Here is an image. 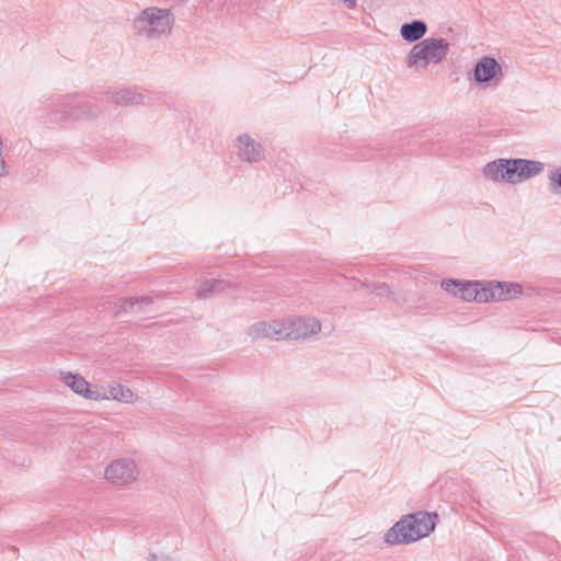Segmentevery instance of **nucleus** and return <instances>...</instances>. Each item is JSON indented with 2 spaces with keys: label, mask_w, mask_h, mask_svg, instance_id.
I'll return each mask as SVG.
<instances>
[{
  "label": "nucleus",
  "mask_w": 561,
  "mask_h": 561,
  "mask_svg": "<svg viewBox=\"0 0 561 561\" xmlns=\"http://www.w3.org/2000/svg\"><path fill=\"white\" fill-rule=\"evenodd\" d=\"M438 515L419 511L400 518L385 534V542L397 546L415 542L427 537L435 528Z\"/></svg>",
  "instance_id": "nucleus-1"
},
{
  "label": "nucleus",
  "mask_w": 561,
  "mask_h": 561,
  "mask_svg": "<svg viewBox=\"0 0 561 561\" xmlns=\"http://www.w3.org/2000/svg\"><path fill=\"white\" fill-rule=\"evenodd\" d=\"M174 23L175 16L171 9L152 5L134 18L131 30L141 41H159L171 35Z\"/></svg>",
  "instance_id": "nucleus-2"
},
{
  "label": "nucleus",
  "mask_w": 561,
  "mask_h": 561,
  "mask_svg": "<svg viewBox=\"0 0 561 561\" xmlns=\"http://www.w3.org/2000/svg\"><path fill=\"white\" fill-rule=\"evenodd\" d=\"M522 294V286L516 283L467 282L460 287L459 297L466 301L488 302L507 300Z\"/></svg>",
  "instance_id": "nucleus-3"
},
{
  "label": "nucleus",
  "mask_w": 561,
  "mask_h": 561,
  "mask_svg": "<svg viewBox=\"0 0 561 561\" xmlns=\"http://www.w3.org/2000/svg\"><path fill=\"white\" fill-rule=\"evenodd\" d=\"M448 51L449 43L445 38H425L411 48L407 57V66L426 68L431 64H440Z\"/></svg>",
  "instance_id": "nucleus-4"
},
{
  "label": "nucleus",
  "mask_w": 561,
  "mask_h": 561,
  "mask_svg": "<svg viewBox=\"0 0 561 561\" xmlns=\"http://www.w3.org/2000/svg\"><path fill=\"white\" fill-rule=\"evenodd\" d=\"M285 328L286 341H305L317 335L322 324L313 316H287Z\"/></svg>",
  "instance_id": "nucleus-5"
},
{
  "label": "nucleus",
  "mask_w": 561,
  "mask_h": 561,
  "mask_svg": "<svg viewBox=\"0 0 561 561\" xmlns=\"http://www.w3.org/2000/svg\"><path fill=\"white\" fill-rule=\"evenodd\" d=\"M286 317L270 321H259L250 325L247 334L252 340L268 339L272 341H286Z\"/></svg>",
  "instance_id": "nucleus-6"
},
{
  "label": "nucleus",
  "mask_w": 561,
  "mask_h": 561,
  "mask_svg": "<svg viewBox=\"0 0 561 561\" xmlns=\"http://www.w3.org/2000/svg\"><path fill=\"white\" fill-rule=\"evenodd\" d=\"M105 478L116 485H125L137 479L138 470L134 460L121 458L112 461L105 469Z\"/></svg>",
  "instance_id": "nucleus-7"
},
{
  "label": "nucleus",
  "mask_w": 561,
  "mask_h": 561,
  "mask_svg": "<svg viewBox=\"0 0 561 561\" xmlns=\"http://www.w3.org/2000/svg\"><path fill=\"white\" fill-rule=\"evenodd\" d=\"M543 170V163L526 159H511V169L506 174L511 184H516L538 175Z\"/></svg>",
  "instance_id": "nucleus-8"
},
{
  "label": "nucleus",
  "mask_w": 561,
  "mask_h": 561,
  "mask_svg": "<svg viewBox=\"0 0 561 561\" xmlns=\"http://www.w3.org/2000/svg\"><path fill=\"white\" fill-rule=\"evenodd\" d=\"M59 380L67 387H69L75 393L89 399L99 401L100 392L92 390L90 383L80 375L72 374L71 371H59Z\"/></svg>",
  "instance_id": "nucleus-9"
},
{
  "label": "nucleus",
  "mask_w": 561,
  "mask_h": 561,
  "mask_svg": "<svg viewBox=\"0 0 561 561\" xmlns=\"http://www.w3.org/2000/svg\"><path fill=\"white\" fill-rule=\"evenodd\" d=\"M65 119H79L98 116L100 110L91 102L78 103L75 98H67L61 110Z\"/></svg>",
  "instance_id": "nucleus-10"
},
{
  "label": "nucleus",
  "mask_w": 561,
  "mask_h": 561,
  "mask_svg": "<svg viewBox=\"0 0 561 561\" xmlns=\"http://www.w3.org/2000/svg\"><path fill=\"white\" fill-rule=\"evenodd\" d=\"M238 156L245 162L254 163L264 158V150L261 144L249 135H241L238 137Z\"/></svg>",
  "instance_id": "nucleus-11"
},
{
  "label": "nucleus",
  "mask_w": 561,
  "mask_h": 561,
  "mask_svg": "<svg viewBox=\"0 0 561 561\" xmlns=\"http://www.w3.org/2000/svg\"><path fill=\"white\" fill-rule=\"evenodd\" d=\"M474 80L478 83H486L492 79L502 77L501 65L493 57H482L474 66Z\"/></svg>",
  "instance_id": "nucleus-12"
},
{
  "label": "nucleus",
  "mask_w": 561,
  "mask_h": 561,
  "mask_svg": "<svg viewBox=\"0 0 561 561\" xmlns=\"http://www.w3.org/2000/svg\"><path fill=\"white\" fill-rule=\"evenodd\" d=\"M100 400H115L123 403H134L138 400L131 389L118 382H112L100 393Z\"/></svg>",
  "instance_id": "nucleus-13"
},
{
  "label": "nucleus",
  "mask_w": 561,
  "mask_h": 561,
  "mask_svg": "<svg viewBox=\"0 0 561 561\" xmlns=\"http://www.w3.org/2000/svg\"><path fill=\"white\" fill-rule=\"evenodd\" d=\"M508 169H511V159H497L483 168V175L494 182L511 183V179L506 174Z\"/></svg>",
  "instance_id": "nucleus-14"
},
{
  "label": "nucleus",
  "mask_w": 561,
  "mask_h": 561,
  "mask_svg": "<svg viewBox=\"0 0 561 561\" xmlns=\"http://www.w3.org/2000/svg\"><path fill=\"white\" fill-rule=\"evenodd\" d=\"M231 288H234V285L228 280L206 279L198 285L196 296L199 299H206L215 294L227 293Z\"/></svg>",
  "instance_id": "nucleus-15"
},
{
  "label": "nucleus",
  "mask_w": 561,
  "mask_h": 561,
  "mask_svg": "<svg viewBox=\"0 0 561 561\" xmlns=\"http://www.w3.org/2000/svg\"><path fill=\"white\" fill-rule=\"evenodd\" d=\"M108 100L117 105L127 106L144 102V95L131 89L108 90L106 92Z\"/></svg>",
  "instance_id": "nucleus-16"
},
{
  "label": "nucleus",
  "mask_w": 561,
  "mask_h": 561,
  "mask_svg": "<svg viewBox=\"0 0 561 561\" xmlns=\"http://www.w3.org/2000/svg\"><path fill=\"white\" fill-rule=\"evenodd\" d=\"M427 32V25L421 20H415L411 23L401 25L400 34L402 38L409 43L420 41Z\"/></svg>",
  "instance_id": "nucleus-17"
},
{
  "label": "nucleus",
  "mask_w": 561,
  "mask_h": 561,
  "mask_svg": "<svg viewBox=\"0 0 561 561\" xmlns=\"http://www.w3.org/2000/svg\"><path fill=\"white\" fill-rule=\"evenodd\" d=\"M152 304L151 297H140V298H122L117 300L114 305V311L113 314L115 317L121 316L122 313L128 312V311H139L140 305H150Z\"/></svg>",
  "instance_id": "nucleus-18"
},
{
  "label": "nucleus",
  "mask_w": 561,
  "mask_h": 561,
  "mask_svg": "<svg viewBox=\"0 0 561 561\" xmlns=\"http://www.w3.org/2000/svg\"><path fill=\"white\" fill-rule=\"evenodd\" d=\"M462 286V283L455 279H447L442 282V288L445 289L448 293L454 294L455 296L460 295V287Z\"/></svg>",
  "instance_id": "nucleus-19"
},
{
  "label": "nucleus",
  "mask_w": 561,
  "mask_h": 561,
  "mask_svg": "<svg viewBox=\"0 0 561 561\" xmlns=\"http://www.w3.org/2000/svg\"><path fill=\"white\" fill-rule=\"evenodd\" d=\"M369 290L377 296H389L391 294L389 286L385 283L374 284L369 287Z\"/></svg>",
  "instance_id": "nucleus-20"
},
{
  "label": "nucleus",
  "mask_w": 561,
  "mask_h": 561,
  "mask_svg": "<svg viewBox=\"0 0 561 561\" xmlns=\"http://www.w3.org/2000/svg\"><path fill=\"white\" fill-rule=\"evenodd\" d=\"M549 180H550V188L552 192H556V187L561 190V172H559V171L551 172V174L549 175Z\"/></svg>",
  "instance_id": "nucleus-21"
},
{
  "label": "nucleus",
  "mask_w": 561,
  "mask_h": 561,
  "mask_svg": "<svg viewBox=\"0 0 561 561\" xmlns=\"http://www.w3.org/2000/svg\"><path fill=\"white\" fill-rule=\"evenodd\" d=\"M150 560H151V561H154V560H156V556H154V554H151V556H150Z\"/></svg>",
  "instance_id": "nucleus-22"
}]
</instances>
